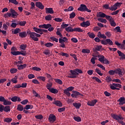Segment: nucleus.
I'll use <instances>...</instances> for the list:
<instances>
[{"label": "nucleus", "mask_w": 125, "mask_h": 125, "mask_svg": "<svg viewBox=\"0 0 125 125\" xmlns=\"http://www.w3.org/2000/svg\"><path fill=\"white\" fill-rule=\"evenodd\" d=\"M77 10L79 11H82L83 12H84L85 11H87V12H91V10L88 9L85 4H81L80 7L78 8Z\"/></svg>", "instance_id": "f257e3e1"}, {"label": "nucleus", "mask_w": 125, "mask_h": 125, "mask_svg": "<svg viewBox=\"0 0 125 125\" xmlns=\"http://www.w3.org/2000/svg\"><path fill=\"white\" fill-rule=\"evenodd\" d=\"M27 35H29L30 38H31L34 42H39V38H37L36 36L35 32H31V31H27Z\"/></svg>", "instance_id": "f03ea898"}, {"label": "nucleus", "mask_w": 125, "mask_h": 125, "mask_svg": "<svg viewBox=\"0 0 125 125\" xmlns=\"http://www.w3.org/2000/svg\"><path fill=\"white\" fill-rule=\"evenodd\" d=\"M70 73L67 76V78H70V79H76L78 76H79V73L76 72L75 70H70Z\"/></svg>", "instance_id": "7ed1b4c3"}, {"label": "nucleus", "mask_w": 125, "mask_h": 125, "mask_svg": "<svg viewBox=\"0 0 125 125\" xmlns=\"http://www.w3.org/2000/svg\"><path fill=\"white\" fill-rule=\"evenodd\" d=\"M72 93L73 94H71V96L74 98H77L78 96H80V97L83 96V94L75 90L72 91Z\"/></svg>", "instance_id": "20e7f679"}, {"label": "nucleus", "mask_w": 125, "mask_h": 125, "mask_svg": "<svg viewBox=\"0 0 125 125\" xmlns=\"http://www.w3.org/2000/svg\"><path fill=\"white\" fill-rule=\"evenodd\" d=\"M12 53L13 54V55H15V56L21 55H23V56H26L25 51L21 50V51L12 52Z\"/></svg>", "instance_id": "39448f33"}, {"label": "nucleus", "mask_w": 125, "mask_h": 125, "mask_svg": "<svg viewBox=\"0 0 125 125\" xmlns=\"http://www.w3.org/2000/svg\"><path fill=\"white\" fill-rule=\"evenodd\" d=\"M111 116L113 119H114V120H116V121H119V120H124V118L121 115H117L115 114L112 113L111 114Z\"/></svg>", "instance_id": "423d86ee"}, {"label": "nucleus", "mask_w": 125, "mask_h": 125, "mask_svg": "<svg viewBox=\"0 0 125 125\" xmlns=\"http://www.w3.org/2000/svg\"><path fill=\"white\" fill-rule=\"evenodd\" d=\"M48 120L49 121L50 123H54L55 121H56V116L54 114H50L48 117Z\"/></svg>", "instance_id": "0eeeda50"}, {"label": "nucleus", "mask_w": 125, "mask_h": 125, "mask_svg": "<svg viewBox=\"0 0 125 125\" xmlns=\"http://www.w3.org/2000/svg\"><path fill=\"white\" fill-rule=\"evenodd\" d=\"M102 48V45H97L94 46V47L93 48V50L94 52H96L97 54H98V53L97 51H100V50Z\"/></svg>", "instance_id": "6e6552de"}, {"label": "nucleus", "mask_w": 125, "mask_h": 125, "mask_svg": "<svg viewBox=\"0 0 125 125\" xmlns=\"http://www.w3.org/2000/svg\"><path fill=\"white\" fill-rule=\"evenodd\" d=\"M119 56L120 57V60H125V54L120 50L117 51Z\"/></svg>", "instance_id": "1a4fd4ad"}, {"label": "nucleus", "mask_w": 125, "mask_h": 125, "mask_svg": "<svg viewBox=\"0 0 125 125\" xmlns=\"http://www.w3.org/2000/svg\"><path fill=\"white\" fill-rule=\"evenodd\" d=\"M10 12L12 14V18H16L19 15V14L17 13L13 9H10Z\"/></svg>", "instance_id": "9d476101"}, {"label": "nucleus", "mask_w": 125, "mask_h": 125, "mask_svg": "<svg viewBox=\"0 0 125 125\" xmlns=\"http://www.w3.org/2000/svg\"><path fill=\"white\" fill-rule=\"evenodd\" d=\"M35 5L37 7H38L39 9H43L44 8V6L42 4V3L41 2H36Z\"/></svg>", "instance_id": "9b49d317"}, {"label": "nucleus", "mask_w": 125, "mask_h": 125, "mask_svg": "<svg viewBox=\"0 0 125 125\" xmlns=\"http://www.w3.org/2000/svg\"><path fill=\"white\" fill-rule=\"evenodd\" d=\"M123 73L125 74V68H123V70L122 71L121 68H117L115 69V74H118L119 76L123 75Z\"/></svg>", "instance_id": "f8f14e48"}, {"label": "nucleus", "mask_w": 125, "mask_h": 125, "mask_svg": "<svg viewBox=\"0 0 125 125\" xmlns=\"http://www.w3.org/2000/svg\"><path fill=\"white\" fill-rule=\"evenodd\" d=\"M117 102H119V105L122 106L124 104H125V97H121L118 101Z\"/></svg>", "instance_id": "ddd939ff"}, {"label": "nucleus", "mask_w": 125, "mask_h": 125, "mask_svg": "<svg viewBox=\"0 0 125 125\" xmlns=\"http://www.w3.org/2000/svg\"><path fill=\"white\" fill-rule=\"evenodd\" d=\"M105 17L106 14L103 12H100L97 14V17L98 18H105Z\"/></svg>", "instance_id": "4468645a"}, {"label": "nucleus", "mask_w": 125, "mask_h": 125, "mask_svg": "<svg viewBox=\"0 0 125 125\" xmlns=\"http://www.w3.org/2000/svg\"><path fill=\"white\" fill-rule=\"evenodd\" d=\"M45 12L46 13H49L50 14H53V13H54V11L52 8H46Z\"/></svg>", "instance_id": "2eb2a0df"}, {"label": "nucleus", "mask_w": 125, "mask_h": 125, "mask_svg": "<svg viewBox=\"0 0 125 125\" xmlns=\"http://www.w3.org/2000/svg\"><path fill=\"white\" fill-rule=\"evenodd\" d=\"M48 82H49V83H47V84L46 85V87L47 89L50 90V89H51V87H52L53 83H52V82H50V80H49L48 81Z\"/></svg>", "instance_id": "dca6fc26"}, {"label": "nucleus", "mask_w": 125, "mask_h": 125, "mask_svg": "<svg viewBox=\"0 0 125 125\" xmlns=\"http://www.w3.org/2000/svg\"><path fill=\"white\" fill-rule=\"evenodd\" d=\"M97 102V100H94L90 102H87V105L89 106H94L95 104H96V103Z\"/></svg>", "instance_id": "f3484780"}, {"label": "nucleus", "mask_w": 125, "mask_h": 125, "mask_svg": "<svg viewBox=\"0 0 125 125\" xmlns=\"http://www.w3.org/2000/svg\"><path fill=\"white\" fill-rule=\"evenodd\" d=\"M18 70H23L27 67V64L24 63L23 64L17 65Z\"/></svg>", "instance_id": "a211bd4d"}, {"label": "nucleus", "mask_w": 125, "mask_h": 125, "mask_svg": "<svg viewBox=\"0 0 125 125\" xmlns=\"http://www.w3.org/2000/svg\"><path fill=\"white\" fill-rule=\"evenodd\" d=\"M53 104H55V105L59 107H62V103L60 101H55L53 102Z\"/></svg>", "instance_id": "6ab92c4d"}, {"label": "nucleus", "mask_w": 125, "mask_h": 125, "mask_svg": "<svg viewBox=\"0 0 125 125\" xmlns=\"http://www.w3.org/2000/svg\"><path fill=\"white\" fill-rule=\"evenodd\" d=\"M19 36L21 37V38H26V37H27V32H26V31L20 32Z\"/></svg>", "instance_id": "aec40b11"}, {"label": "nucleus", "mask_w": 125, "mask_h": 125, "mask_svg": "<svg viewBox=\"0 0 125 125\" xmlns=\"http://www.w3.org/2000/svg\"><path fill=\"white\" fill-rule=\"evenodd\" d=\"M3 111L6 113H8V112H10V107L8 105L4 106Z\"/></svg>", "instance_id": "412c9836"}, {"label": "nucleus", "mask_w": 125, "mask_h": 125, "mask_svg": "<svg viewBox=\"0 0 125 125\" xmlns=\"http://www.w3.org/2000/svg\"><path fill=\"white\" fill-rule=\"evenodd\" d=\"M73 105L74 107H75L76 109H80V107L82 106V104L81 103H73Z\"/></svg>", "instance_id": "4be33fe9"}, {"label": "nucleus", "mask_w": 125, "mask_h": 125, "mask_svg": "<svg viewBox=\"0 0 125 125\" xmlns=\"http://www.w3.org/2000/svg\"><path fill=\"white\" fill-rule=\"evenodd\" d=\"M18 79V77L17 76H15L14 78H12L11 80V82L13 83H18V81H17V79Z\"/></svg>", "instance_id": "5701e85b"}, {"label": "nucleus", "mask_w": 125, "mask_h": 125, "mask_svg": "<svg viewBox=\"0 0 125 125\" xmlns=\"http://www.w3.org/2000/svg\"><path fill=\"white\" fill-rule=\"evenodd\" d=\"M63 93L64 94H66L67 96L69 97V96H71V93L69 92V90L67 89H65L63 90Z\"/></svg>", "instance_id": "b1692460"}, {"label": "nucleus", "mask_w": 125, "mask_h": 125, "mask_svg": "<svg viewBox=\"0 0 125 125\" xmlns=\"http://www.w3.org/2000/svg\"><path fill=\"white\" fill-rule=\"evenodd\" d=\"M73 32H79L83 33V30L80 27H76L73 29Z\"/></svg>", "instance_id": "393cba45"}, {"label": "nucleus", "mask_w": 125, "mask_h": 125, "mask_svg": "<svg viewBox=\"0 0 125 125\" xmlns=\"http://www.w3.org/2000/svg\"><path fill=\"white\" fill-rule=\"evenodd\" d=\"M49 92H51V93H54V94H56V93H58V90L52 88H51V89L49 90Z\"/></svg>", "instance_id": "a878e982"}, {"label": "nucleus", "mask_w": 125, "mask_h": 125, "mask_svg": "<svg viewBox=\"0 0 125 125\" xmlns=\"http://www.w3.org/2000/svg\"><path fill=\"white\" fill-rule=\"evenodd\" d=\"M98 21L101 23H104L106 24L107 23V20L103 18H99L98 19Z\"/></svg>", "instance_id": "bb28decb"}, {"label": "nucleus", "mask_w": 125, "mask_h": 125, "mask_svg": "<svg viewBox=\"0 0 125 125\" xmlns=\"http://www.w3.org/2000/svg\"><path fill=\"white\" fill-rule=\"evenodd\" d=\"M27 24V22L26 21H18V25H20V26H25Z\"/></svg>", "instance_id": "cd10ccee"}, {"label": "nucleus", "mask_w": 125, "mask_h": 125, "mask_svg": "<svg viewBox=\"0 0 125 125\" xmlns=\"http://www.w3.org/2000/svg\"><path fill=\"white\" fill-rule=\"evenodd\" d=\"M87 35L91 39H94V38H95V34H94V33H93V32H88L87 33Z\"/></svg>", "instance_id": "c85d7f7f"}, {"label": "nucleus", "mask_w": 125, "mask_h": 125, "mask_svg": "<svg viewBox=\"0 0 125 125\" xmlns=\"http://www.w3.org/2000/svg\"><path fill=\"white\" fill-rule=\"evenodd\" d=\"M34 108V106L32 104H27L25 106V107H24V109L25 110H29V109H33Z\"/></svg>", "instance_id": "c756f323"}, {"label": "nucleus", "mask_w": 125, "mask_h": 125, "mask_svg": "<svg viewBox=\"0 0 125 125\" xmlns=\"http://www.w3.org/2000/svg\"><path fill=\"white\" fill-rule=\"evenodd\" d=\"M12 121V118H5L3 120V122L5 123H11Z\"/></svg>", "instance_id": "7c9ffc66"}, {"label": "nucleus", "mask_w": 125, "mask_h": 125, "mask_svg": "<svg viewBox=\"0 0 125 125\" xmlns=\"http://www.w3.org/2000/svg\"><path fill=\"white\" fill-rule=\"evenodd\" d=\"M3 105H5V106H6L7 105H11V102L7 100H5L3 102Z\"/></svg>", "instance_id": "2f4dec72"}, {"label": "nucleus", "mask_w": 125, "mask_h": 125, "mask_svg": "<svg viewBox=\"0 0 125 125\" xmlns=\"http://www.w3.org/2000/svg\"><path fill=\"white\" fill-rule=\"evenodd\" d=\"M45 19L47 20V21H50L52 19V17L51 15H48L45 17Z\"/></svg>", "instance_id": "473e14b6"}, {"label": "nucleus", "mask_w": 125, "mask_h": 125, "mask_svg": "<svg viewBox=\"0 0 125 125\" xmlns=\"http://www.w3.org/2000/svg\"><path fill=\"white\" fill-rule=\"evenodd\" d=\"M17 110H18L19 111H23V110H24V108L23 107V105H21V104H19L18 105Z\"/></svg>", "instance_id": "72a5a7b5"}, {"label": "nucleus", "mask_w": 125, "mask_h": 125, "mask_svg": "<svg viewBox=\"0 0 125 125\" xmlns=\"http://www.w3.org/2000/svg\"><path fill=\"white\" fill-rule=\"evenodd\" d=\"M54 81L56 82V83H58L59 84H63V82L60 79H55Z\"/></svg>", "instance_id": "f704fd0d"}, {"label": "nucleus", "mask_w": 125, "mask_h": 125, "mask_svg": "<svg viewBox=\"0 0 125 125\" xmlns=\"http://www.w3.org/2000/svg\"><path fill=\"white\" fill-rule=\"evenodd\" d=\"M95 72L96 73H97V74L99 75V76H103V73H101V70H100L99 69L96 68L95 69Z\"/></svg>", "instance_id": "c9c22d12"}, {"label": "nucleus", "mask_w": 125, "mask_h": 125, "mask_svg": "<svg viewBox=\"0 0 125 125\" xmlns=\"http://www.w3.org/2000/svg\"><path fill=\"white\" fill-rule=\"evenodd\" d=\"M65 30L67 32H74V29H73V28H72V27L71 26H69L67 28H65Z\"/></svg>", "instance_id": "e433bc0d"}, {"label": "nucleus", "mask_w": 125, "mask_h": 125, "mask_svg": "<svg viewBox=\"0 0 125 125\" xmlns=\"http://www.w3.org/2000/svg\"><path fill=\"white\" fill-rule=\"evenodd\" d=\"M32 70H33V71H37V72H40V71H41L42 69H41V68L40 67L34 66L32 67Z\"/></svg>", "instance_id": "4c0bfd02"}, {"label": "nucleus", "mask_w": 125, "mask_h": 125, "mask_svg": "<svg viewBox=\"0 0 125 125\" xmlns=\"http://www.w3.org/2000/svg\"><path fill=\"white\" fill-rule=\"evenodd\" d=\"M9 2H11V3H13L14 4H16L17 5V4H19V2L17 1L16 0H8Z\"/></svg>", "instance_id": "58836bf2"}, {"label": "nucleus", "mask_w": 125, "mask_h": 125, "mask_svg": "<svg viewBox=\"0 0 125 125\" xmlns=\"http://www.w3.org/2000/svg\"><path fill=\"white\" fill-rule=\"evenodd\" d=\"M117 9H118V7H117L115 4L113 5V6H111L110 7V10L112 11H114V10H117Z\"/></svg>", "instance_id": "ea45409f"}, {"label": "nucleus", "mask_w": 125, "mask_h": 125, "mask_svg": "<svg viewBox=\"0 0 125 125\" xmlns=\"http://www.w3.org/2000/svg\"><path fill=\"white\" fill-rule=\"evenodd\" d=\"M73 119L75 121H76V122H82V119L80 117L74 116Z\"/></svg>", "instance_id": "a19ab883"}, {"label": "nucleus", "mask_w": 125, "mask_h": 125, "mask_svg": "<svg viewBox=\"0 0 125 125\" xmlns=\"http://www.w3.org/2000/svg\"><path fill=\"white\" fill-rule=\"evenodd\" d=\"M75 17H76V13L74 12L71 13L69 15V18L70 19H73L75 18Z\"/></svg>", "instance_id": "79ce46f5"}, {"label": "nucleus", "mask_w": 125, "mask_h": 125, "mask_svg": "<svg viewBox=\"0 0 125 125\" xmlns=\"http://www.w3.org/2000/svg\"><path fill=\"white\" fill-rule=\"evenodd\" d=\"M107 44H109V45H113V41H112L110 39H106Z\"/></svg>", "instance_id": "37998d69"}, {"label": "nucleus", "mask_w": 125, "mask_h": 125, "mask_svg": "<svg viewBox=\"0 0 125 125\" xmlns=\"http://www.w3.org/2000/svg\"><path fill=\"white\" fill-rule=\"evenodd\" d=\"M45 46L46 47H51L52 46H53L54 44L52 43L51 42H48L44 44Z\"/></svg>", "instance_id": "c03bdc74"}, {"label": "nucleus", "mask_w": 125, "mask_h": 125, "mask_svg": "<svg viewBox=\"0 0 125 125\" xmlns=\"http://www.w3.org/2000/svg\"><path fill=\"white\" fill-rule=\"evenodd\" d=\"M105 60V57L104 56H102L101 58L99 59V61L102 63H105L104 61Z\"/></svg>", "instance_id": "a18cd8bd"}, {"label": "nucleus", "mask_w": 125, "mask_h": 125, "mask_svg": "<svg viewBox=\"0 0 125 125\" xmlns=\"http://www.w3.org/2000/svg\"><path fill=\"white\" fill-rule=\"evenodd\" d=\"M82 52L83 53H90V50L88 49H83Z\"/></svg>", "instance_id": "49530a36"}, {"label": "nucleus", "mask_w": 125, "mask_h": 125, "mask_svg": "<svg viewBox=\"0 0 125 125\" xmlns=\"http://www.w3.org/2000/svg\"><path fill=\"white\" fill-rule=\"evenodd\" d=\"M109 22L111 26H112V27L116 26V22H115V21H114V19H113L111 21H109Z\"/></svg>", "instance_id": "de8ad7c7"}, {"label": "nucleus", "mask_w": 125, "mask_h": 125, "mask_svg": "<svg viewBox=\"0 0 125 125\" xmlns=\"http://www.w3.org/2000/svg\"><path fill=\"white\" fill-rule=\"evenodd\" d=\"M93 80H95V81L99 83H102V82H101V80H100V79H99V78L96 77H93L92 78Z\"/></svg>", "instance_id": "09e8293b"}, {"label": "nucleus", "mask_w": 125, "mask_h": 125, "mask_svg": "<svg viewBox=\"0 0 125 125\" xmlns=\"http://www.w3.org/2000/svg\"><path fill=\"white\" fill-rule=\"evenodd\" d=\"M11 74H15L17 72V68H12L10 70Z\"/></svg>", "instance_id": "8fccbe9b"}, {"label": "nucleus", "mask_w": 125, "mask_h": 125, "mask_svg": "<svg viewBox=\"0 0 125 125\" xmlns=\"http://www.w3.org/2000/svg\"><path fill=\"white\" fill-rule=\"evenodd\" d=\"M114 31L115 30H116V32L117 33H122V30H121V27L120 26H117L114 29Z\"/></svg>", "instance_id": "3c124183"}, {"label": "nucleus", "mask_w": 125, "mask_h": 125, "mask_svg": "<svg viewBox=\"0 0 125 125\" xmlns=\"http://www.w3.org/2000/svg\"><path fill=\"white\" fill-rule=\"evenodd\" d=\"M52 25L51 24L48 23V24H44V29H49L50 27H52Z\"/></svg>", "instance_id": "603ef678"}, {"label": "nucleus", "mask_w": 125, "mask_h": 125, "mask_svg": "<svg viewBox=\"0 0 125 125\" xmlns=\"http://www.w3.org/2000/svg\"><path fill=\"white\" fill-rule=\"evenodd\" d=\"M105 18L106 19V20H109V21H112V20L113 19V18L111 17V16H108L107 15H105Z\"/></svg>", "instance_id": "864d4df0"}, {"label": "nucleus", "mask_w": 125, "mask_h": 125, "mask_svg": "<svg viewBox=\"0 0 125 125\" xmlns=\"http://www.w3.org/2000/svg\"><path fill=\"white\" fill-rule=\"evenodd\" d=\"M100 30H101V28L96 26L94 27L93 31H94V32H98V31H100Z\"/></svg>", "instance_id": "5fc2aeb1"}, {"label": "nucleus", "mask_w": 125, "mask_h": 125, "mask_svg": "<svg viewBox=\"0 0 125 125\" xmlns=\"http://www.w3.org/2000/svg\"><path fill=\"white\" fill-rule=\"evenodd\" d=\"M26 47H27V44H21V45L20 48L22 50H25Z\"/></svg>", "instance_id": "6e6d98bb"}, {"label": "nucleus", "mask_w": 125, "mask_h": 125, "mask_svg": "<svg viewBox=\"0 0 125 125\" xmlns=\"http://www.w3.org/2000/svg\"><path fill=\"white\" fill-rule=\"evenodd\" d=\"M35 118L36 119H37V120H42V119H43V116L42 115H36Z\"/></svg>", "instance_id": "4d7b16f0"}, {"label": "nucleus", "mask_w": 125, "mask_h": 125, "mask_svg": "<svg viewBox=\"0 0 125 125\" xmlns=\"http://www.w3.org/2000/svg\"><path fill=\"white\" fill-rule=\"evenodd\" d=\"M11 54H12V55H13V54H12V52H17V51H16L17 50V48H16V47H13L11 48Z\"/></svg>", "instance_id": "13d9d810"}, {"label": "nucleus", "mask_w": 125, "mask_h": 125, "mask_svg": "<svg viewBox=\"0 0 125 125\" xmlns=\"http://www.w3.org/2000/svg\"><path fill=\"white\" fill-rule=\"evenodd\" d=\"M37 79L38 80H40V81H42V82H45V77L43 76H39L37 77Z\"/></svg>", "instance_id": "bf43d9fd"}, {"label": "nucleus", "mask_w": 125, "mask_h": 125, "mask_svg": "<svg viewBox=\"0 0 125 125\" xmlns=\"http://www.w3.org/2000/svg\"><path fill=\"white\" fill-rule=\"evenodd\" d=\"M18 99V97L17 96H14L12 98H11V101H12V102H16Z\"/></svg>", "instance_id": "052dcab7"}, {"label": "nucleus", "mask_w": 125, "mask_h": 125, "mask_svg": "<svg viewBox=\"0 0 125 125\" xmlns=\"http://www.w3.org/2000/svg\"><path fill=\"white\" fill-rule=\"evenodd\" d=\"M41 29H42L41 28H38L37 27L33 28V30H34V32H36V33H39L40 32H41Z\"/></svg>", "instance_id": "680f3d73"}, {"label": "nucleus", "mask_w": 125, "mask_h": 125, "mask_svg": "<svg viewBox=\"0 0 125 125\" xmlns=\"http://www.w3.org/2000/svg\"><path fill=\"white\" fill-rule=\"evenodd\" d=\"M108 74L110 75V76H112L113 75H115L116 74V70H111L108 71Z\"/></svg>", "instance_id": "e2e57ef3"}, {"label": "nucleus", "mask_w": 125, "mask_h": 125, "mask_svg": "<svg viewBox=\"0 0 125 125\" xmlns=\"http://www.w3.org/2000/svg\"><path fill=\"white\" fill-rule=\"evenodd\" d=\"M59 55L62 56H65V57H69V54L66 53H59Z\"/></svg>", "instance_id": "0e129e2a"}, {"label": "nucleus", "mask_w": 125, "mask_h": 125, "mask_svg": "<svg viewBox=\"0 0 125 125\" xmlns=\"http://www.w3.org/2000/svg\"><path fill=\"white\" fill-rule=\"evenodd\" d=\"M19 32H21V29H20V28H16L14 30V34L16 35V34H18Z\"/></svg>", "instance_id": "69168bd1"}, {"label": "nucleus", "mask_w": 125, "mask_h": 125, "mask_svg": "<svg viewBox=\"0 0 125 125\" xmlns=\"http://www.w3.org/2000/svg\"><path fill=\"white\" fill-rule=\"evenodd\" d=\"M43 54L45 55H49L50 54V51L49 50L46 49L43 52Z\"/></svg>", "instance_id": "338daca9"}, {"label": "nucleus", "mask_w": 125, "mask_h": 125, "mask_svg": "<svg viewBox=\"0 0 125 125\" xmlns=\"http://www.w3.org/2000/svg\"><path fill=\"white\" fill-rule=\"evenodd\" d=\"M28 78L29 79H34L35 78V75L33 74H30L28 75Z\"/></svg>", "instance_id": "774afa93"}]
</instances>
